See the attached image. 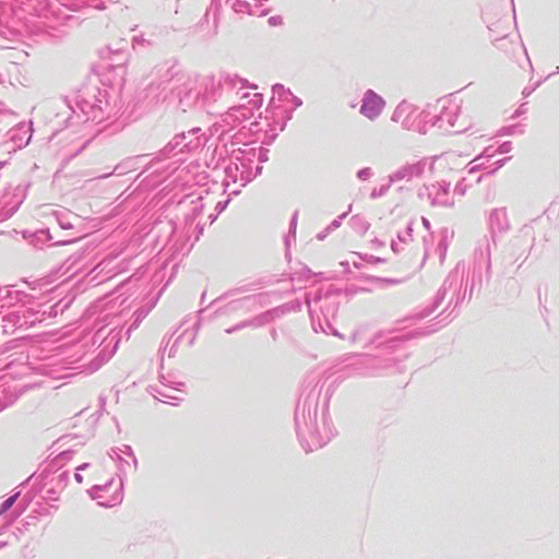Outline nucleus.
Wrapping results in <instances>:
<instances>
[{"instance_id":"1","label":"nucleus","mask_w":559,"mask_h":559,"mask_svg":"<svg viewBox=\"0 0 559 559\" xmlns=\"http://www.w3.org/2000/svg\"><path fill=\"white\" fill-rule=\"evenodd\" d=\"M383 108V100L381 97L376 95L373 92H368L365 95L364 103L360 108V112L368 117L369 119H373L379 116Z\"/></svg>"}]
</instances>
